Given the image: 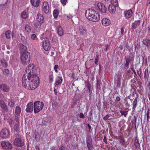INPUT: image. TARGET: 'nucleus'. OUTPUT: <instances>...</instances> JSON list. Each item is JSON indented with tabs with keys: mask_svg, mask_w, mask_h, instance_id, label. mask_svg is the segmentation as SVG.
<instances>
[{
	"mask_svg": "<svg viewBox=\"0 0 150 150\" xmlns=\"http://www.w3.org/2000/svg\"><path fill=\"white\" fill-rule=\"evenodd\" d=\"M1 62L3 66L5 67H7L8 65L7 64L5 59H1Z\"/></svg>",
	"mask_w": 150,
	"mask_h": 150,
	"instance_id": "obj_34",
	"label": "nucleus"
},
{
	"mask_svg": "<svg viewBox=\"0 0 150 150\" xmlns=\"http://www.w3.org/2000/svg\"><path fill=\"white\" fill-rule=\"evenodd\" d=\"M137 98H136L134 100L133 103V107L132 109L133 110H134L135 108H136L137 106Z\"/></svg>",
	"mask_w": 150,
	"mask_h": 150,
	"instance_id": "obj_36",
	"label": "nucleus"
},
{
	"mask_svg": "<svg viewBox=\"0 0 150 150\" xmlns=\"http://www.w3.org/2000/svg\"><path fill=\"white\" fill-rule=\"evenodd\" d=\"M0 106L4 111L7 112L8 110L7 106L5 104V102L2 100H0Z\"/></svg>",
	"mask_w": 150,
	"mask_h": 150,
	"instance_id": "obj_17",
	"label": "nucleus"
},
{
	"mask_svg": "<svg viewBox=\"0 0 150 150\" xmlns=\"http://www.w3.org/2000/svg\"><path fill=\"white\" fill-rule=\"evenodd\" d=\"M122 78V75L121 74H118L117 76V80H116V83L117 87L120 88V87L121 84V80Z\"/></svg>",
	"mask_w": 150,
	"mask_h": 150,
	"instance_id": "obj_16",
	"label": "nucleus"
},
{
	"mask_svg": "<svg viewBox=\"0 0 150 150\" xmlns=\"http://www.w3.org/2000/svg\"><path fill=\"white\" fill-rule=\"evenodd\" d=\"M100 81L98 79L96 81V87L97 88H99L100 86Z\"/></svg>",
	"mask_w": 150,
	"mask_h": 150,
	"instance_id": "obj_53",
	"label": "nucleus"
},
{
	"mask_svg": "<svg viewBox=\"0 0 150 150\" xmlns=\"http://www.w3.org/2000/svg\"><path fill=\"white\" fill-rule=\"evenodd\" d=\"M142 43L147 47L150 46V38L148 39H144L142 41Z\"/></svg>",
	"mask_w": 150,
	"mask_h": 150,
	"instance_id": "obj_25",
	"label": "nucleus"
},
{
	"mask_svg": "<svg viewBox=\"0 0 150 150\" xmlns=\"http://www.w3.org/2000/svg\"><path fill=\"white\" fill-rule=\"evenodd\" d=\"M59 13V11L57 9H55L53 12V16L55 18H57Z\"/></svg>",
	"mask_w": 150,
	"mask_h": 150,
	"instance_id": "obj_31",
	"label": "nucleus"
},
{
	"mask_svg": "<svg viewBox=\"0 0 150 150\" xmlns=\"http://www.w3.org/2000/svg\"><path fill=\"white\" fill-rule=\"evenodd\" d=\"M79 33L80 35H86L87 31L85 27L82 25H80L79 27Z\"/></svg>",
	"mask_w": 150,
	"mask_h": 150,
	"instance_id": "obj_11",
	"label": "nucleus"
},
{
	"mask_svg": "<svg viewBox=\"0 0 150 150\" xmlns=\"http://www.w3.org/2000/svg\"><path fill=\"white\" fill-rule=\"evenodd\" d=\"M134 146L137 148H139V144L137 140H135Z\"/></svg>",
	"mask_w": 150,
	"mask_h": 150,
	"instance_id": "obj_40",
	"label": "nucleus"
},
{
	"mask_svg": "<svg viewBox=\"0 0 150 150\" xmlns=\"http://www.w3.org/2000/svg\"><path fill=\"white\" fill-rule=\"evenodd\" d=\"M124 28L122 27L121 28V33L122 35L124 34Z\"/></svg>",
	"mask_w": 150,
	"mask_h": 150,
	"instance_id": "obj_57",
	"label": "nucleus"
},
{
	"mask_svg": "<svg viewBox=\"0 0 150 150\" xmlns=\"http://www.w3.org/2000/svg\"><path fill=\"white\" fill-rule=\"evenodd\" d=\"M32 5L35 7H38L40 4V0H30Z\"/></svg>",
	"mask_w": 150,
	"mask_h": 150,
	"instance_id": "obj_23",
	"label": "nucleus"
},
{
	"mask_svg": "<svg viewBox=\"0 0 150 150\" xmlns=\"http://www.w3.org/2000/svg\"><path fill=\"white\" fill-rule=\"evenodd\" d=\"M31 38L33 40H38L36 35L35 34H33L31 36Z\"/></svg>",
	"mask_w": 150,
	"mask_h": 150,
	"instance_id": "obj_42",
	"label": "nucleus"
},
{
	"mask_svg": "<svg viewBox=\"0 0 150 150\" xmlns=\"http://www.w3.org/2000/svg\"><path fill=\"white\" fill-rule=\"evenodd\" d=\"M85 16L88 20L93 22L97 21L100 19L98 12L92 9H88L86 11Z\"/></svg>",
	"mask_w": 150,
	"mask_h": 150,
	"instance_id": "obj_2",
	"label": "nucleus"
},
{
	"mask_svg": "<svg viewBox=\"0 0 150 150\" xmlns=\"http://www.w3.org/2000/svg\"><path fill=\"white\" fill-rule=\"evenodd\" d=\"M33 102H31L28 103L26 106V108L25 110L27 112H32L33 110Z\"/></svg>",
	"mask_w": 150,
	"mask_h": 150,
	"instance_id": "obj_12",
	"label": "nucleus"
},
{
	"mask_svg": "<svg viewBox=\"0 0 150 150\" xmlns=\"http://www.w3.org/2000/svg\"><path fill=\"white\" fill-rule=\"evenodd\" d=\"M109 115H107L105 116L104 117L103 119L105 120H107L108 119V118L109 117Z\"/></svg>",
	"mask_w": 150,
	"mask_h": 150,
	"instance_id": "obj_60",
	"label": "nucleus"
},
{
	"mask_svg": "<svg viewBox=\"0 0 150 150\" xmlns=\"http://www.w3.org/2000/svg\"><path fill=\"white\" fill-rule=\"evenodd\" d=\"M111 5L117 6L118 5L117 0H111Z\"/></svg>",
	"mask_w": 150,
	"mask_h": 150,
	"instance_id": "obj_35",
	"label": "nucleus"
},
{
	"mask_svg": "<svg viewBox=\"0 0 150 150\" xmlns=\"http://www.w3.org/2000/svg\"><path fill=\"white\" fill-rule=\"evenodd\" d=\"M103 142H105L106 144H107V139L105 137L103 139Z\"/></svg>",
	"mask_w": 150,
	"mask_h": 150,
	"instance_id": "obj_62",
	"label": "nucleus"
},
{
	"mask_svg": "<svg viewBox=\"0 0 150 150\" xmlns=\"http://www.w3.org/2000/svg\"><path fill=\"white\" fill-rule=\"evenodd\" d=\"M14 129L15 130L17 131L19 129L18 125H15L14 126Z\"/></svg>",
	"mask_w": 150,
	"mask_h": 150,
	"instance_id": "obj_56",
	"label": "nucleus"
},
{
	"mask_svg": "<svg viewBox=\"0 0 150 150\" xmlns=\"http://www.w3.org/2000/svg\"><path fill=\"white\" fill-rule=\"evenodd\" d=\"M67 1V0H60V2L63 6H65L66 4Z\"/></svg>",
	"mask_w": 150,
	"mask_h": 150,
	"instance_id": "obj_50",
	"label": "nucleus"
},
{
	"mask_svg": "<svg viewBox=\"0 0 150 150\" xmlns=\"http://www.w3.org/2000/svg\"><path fill=\"white\" fill-rule=\"evenodd\" d=\"M41 45L43 49L46 51L49 50L50 48V44L49 40L47 38H44L42 42Z\"/></svg>",
	"mask_w": 150,
	"mask_h": 150,
	"instance_id": "obj_6",
	"label": "nucleus"
},
{
	"mask_svg": "<svg viewBox=\"0 0 150 150\" xmlns=\"http://www.w3.org/2000/svg\"><path fill=\"white\" fill-rule=\"evenodd\" d=\"M102 23L103 25L106 26L110 24V21L109 19L106 18H105L102 19Z\"/></svg>",
	"mask_w": 150,
	"mask_h": 150,
	"instance_id": "obj_15",
	"label": "nucleus"
},
{
	"mask_svg": "<svg viewBox=\"0 0 150 150\" xmlns=\"http://www.w3.org/2000/svg\"><path fill=\"white\" fill-rule=\"evenodd\" d=\"M98 9L102 13H105L107 9L104 5L100 2L98 3L97 4Z\"/></svg>",
	"mask_w": 150,
	"mask_h": 150,
	"instance_id": "obj_9",
	"label": "nucleus"
},
{
	"mask_svg": "<svg viewBox=\"0 0 150 150\" xmlns=\"http://www.w3.org/2000/svg\"><path fill=\"white\" fill-rule=\"evenodd\" d=\"M20 59L22 64L24 65H27L30 62V55L28 52H21Z\"/></svg>",
	"mask_w": 150,
	"mask_h": 150,
	"instance_id": "obj_3",
	"label": "nucleus"
},
{
	"mask_svg": "<svg viewBox=\"0 0 150 150\" xmlns=\"http://www.w3.org/2000/svg\"><path fill=\"white\" fill-rule=\"evenodd\" d=\"M42 11L45 13H47L49 12V6L48 3L46 1L43 3L42 7Z\"/></svg>",
	"mask_w": 150,
	"mask_h": 150,
	"instance_id": "obj_10",
	"label": "nucleus"
},
{
	"mask_svg": "<svg viewBox=\"0 0 150 150\" xmlns=\"http://www.w3.org/2000/svg\"><path fill=\"white\" fill-rule=\"evenodd\" d=\"M33 106L34 112L37 113L42 110L44 107V104L42 102L36 101L33 103Z\"/></svg>",
	"mask_w": 150,
	"mask_h": 150,
	"instance_id": "obj_4",
	"label": "nucleus"
},
{
	"mask_svg": "<svg viewBox=\"0 0 150 150\" xmlns=\"http://www.w3.org/2000/svg\"><path fill=\"white\" fill-rule=\"evenodd\" d=\"M137 74L139 75L140 77H141L142 76V71L140 69H139V70L137 71Z\"/></svg>",
	"mask_w": 150,
	"mask_h": 150,
	"instance_id": "obj_55",
	"label": "nucleus"
},
{
	"mask_svg": "<svg viewBox=\"0 0 150 150\" xmlns=\"http://www.w3.org/2000/svg\"><path fill=\"white\" fill-rule=\"evenodd\" d=\"M9 136V131L6 128L3 129L0 132V137L2 139L8 138Z\"/></svg>",
	"mask_w": 150,
	"mask_h": 150,
	"instance_id": "obj_7",
	"label": "nucleus"
},
{
	"mask_svg": "<svg viewBox=\"0 0 150 150\" xmlns=\"http://www.w3.org/2000/svg\"><path fill=\"white\" fill-rule=\"evenodd\" d=\"M6 38L8 39H10L12 36L11 32L10 30H8L5 33Z\"/></svg>",
	"mask_w": 150,
	"mask_h": 150,
	"instance_id": "obj_27",
	"label": "nucleus"
},
{
	"mask_svg": "<svg viewBox=\"0 0 150 150\" xmlns=\"http://www.w3.org/2000/svg\"><path fill=\"white\" fill-rule=\"evenodd\" d=\"M21 111V108L17 106L16 108L15 113L18 116L20 115Z\"/></svg>",
	"mask_w": 150,
	"mask_h": 150,
	"instance_id": "obj_28",
	"label": "nucleus"
},
{
	"mask_svg": "<svg viewBox=\"0 0 150 150\" xmlns=\"http://www.w3.org/2000/svg\"><path fill=\"white\" fill-rule=\"evenodd\" d=\"M133 13L131 9H130L127 11H125L124 13V16L126 18H129L132 16Z\"/></svg>",
	"mask_w": 150,
	"mask_h": 150,
	"instance_id": "obj_14",
	"label": "nucleus"
},
{
	"mask_svg": "<svg viewBox=\"0 0 150 150\" xmlns=\"http://www.w3.org/2000/svg\"><path fill=\"white\" fill-rule=\"evenodd\" d=\"M59 68V66L57 64H56L54 67V70L56 73H58V71L57 70V69Z\"/></svg>",
	"mask_w": 150,
	"mask_h": 150,
	"instance_id": "obj_49",
	"label": "nucleus"
},
{
	"mask_svg": "<svg viewBox=\"0 0 150 150\" xmlns=\"http://www.w3.org/2000/svg\"><path fill=\"white\" fill-rule=\"evenodd\" d=\"M140 23V21L139 20L135 21L134 23H132V29H134L138 27Z\"/></svg>",
	"mask_w": 150,
	"mask_h": 150,
	"instance_id": "obj_22",
	"label": "nucleus"
},
{
	"mask_svg": "<svg viewBox=\"0 0 150 150\" xmlns=\"http://www.w3.org/2000/svg\"><path fill=\"white\" fill-rule=\"evenodd\" d=\"M0 88L4 92H8L9 91V87L5 84H2L0 85Z\"/></svg>",
	"mask_w": 150,
	"mask_h": 150,
	"instance_id": "obj_20",
	"label": "nucleus"
},
{
	"mask_svg": "<svg viewBox=\"0 0 150 150\" xmlns=\"http://www.w3.org/2000/svg\"><path fill=\"white\" fill-rule=\"evenodd\" d=\"M53 74L52 72L50 73L49 75V79L50 83L52 82L53 80Z\"/></svg>",
	"mask_w": 150,
	"mask_h": 150,
	"instance_id": "obj_33",
	"label": "nucleus"
},
{
	"mask_svg": "<svg viewBox=\"0 0 150 150\" xmlns=\"http://www.w3.org/2000/svg\"><path fill=\"white\" fill-rule=\"evenodd\" d=\"M21 16L23 19H26L28 18V16L27 12L25 11H23L21 12Z\"/></svg>",
	"mask_w": 150,
	"mask_h": 150,
	"instance_id": "obj_26",
	"label": "nucleus"
},
{
	"mask_svg": "<svg viewBox=\"0 0 150 150\" xmlns=\"http://www.w3.org/2000/svg\"><path fill=\"white\" fill-rule=\"evenodd\" d=\"M144 76L145 78H147L149 74L147 69H145L144 71Z\"/></svg>",
	"mask_w": 150,
	"mask_h": 150,
	"instance_id": "obj_46",
	"label": "nucleus"
},
{
	"mask_svg": "<svg viewBox=\"0 0 150 150\" xmlns=\"http://www.w3.org/2000/svg\"><path fill=\"white\" fill-rule=\"evenodd\" d=\"M120 140L122 141L124 143L125 142V140L124 138L122 137H121L120 139Z\"/></svg>",
	"mask_w": 150,
	"mask_h": 150,
	"instance_id": "obj_63",
	"label": "nucleus"
},
{
	"mask_svg": "<svg viewBox=\"0 0 150 150\" xmlns=\"http://www.w3.org/2000/svg\"><path fill=\"white\" fill-rule=\"evenodd\" d=\"M79 117L80 118H84L85 117L84 115L83 114L82 112H81L80 113L79 115Z\"/></svg>",
	"mask_w": 150,
	"mask_h": 150,
	"instance_id": "obj_58",
	"label": "nucleus"
},
{
	"mask_svg": "<svg viewBox=\"0 0 150 150\" xmlns=\"http://www.w3.org/2000/svg\"><path fill=\"white\" fill-rule=\"evenodd\" d=\"M134 54L133 53H131L128 57L127 59L130 61L134 60Z\"/></svg>",
	"mask_w": 150,
	"mask_h": 150,
	"instance_id": "obj_32",
	"label": "nucleus"
},
{
	"mask_svg": "<svg viewBox=\"0 0 150 150\" xmlns=\"http://www.w3.org/2000/svg\"><path fill=\"white\" fill-rule=\"evenodd\" d=\"M36 19L38 21L42 23L44 22V18L43 16L40 13L37 14Z\"/></svg>",
	"mask_w": 150,
	"mask_h": 150,
	"instance_id": "obj_19",
	"label": "nucleus"
},
{
	"mask_svg": "<svg viewBox=\"0 0 150 150\" xmlns=\"http://www.w3.org/2000/svg\"><path fill=\"white\" fill-rule=\"evenodd\" d=\"M132 70L133 71L134 73V77L136 78L137 77V74H136V73L135 70L134 69H132Z\"/></svg>",
	"mask_w": 150,
	"mask_h": 150,
	"instance_id": "obj_59",
	"label": "nucleus"
},
{
	"mask_svg": "<svg viewBox=\"0 0 150 150\" xmlns=\"http://www.w3.org/2000/svg\"><path fill=\"white\" fill-rule=\"evenodd\" d=\"M133 74V73L132 72L129 70H128L126 73V74L127 76L129 79L132 77Z\"/></svg>",
	"mask_w": 150,
	"mask_h": 150,
	"instance_id": "obj_29",
	"label": "nucleus"
},
{
	"mask_svg": "<svg viewBox=\"0 0 150 150\" xmlns=\"http://www.w3.org/2000/svg\"><path fill=\"white\" fill-rule=\"evenodd\" d=\"M146 85L147 86V88L150 90V82L149 81H147L146 83Z\"/></svg>",
	"mask_w": 150,
	"mask_h": 150,
	"instance_id": "obj_47",
	"label": "nucleus"
},
{
	"mask_svg": "<svg viewBox=\"0 0 150 150\" xmlns=\"http://www.w3.org/2000/svg\"><path fill=\"white\" fill-rule=\"evenodd\" d=\"M130 82L132 83V84L134 85V83H136V79L135 78L132 79L131 80Z\"/></svg>",
	"mask_w": 150,
	"mask_h": 150,
	"instance_id": "obj_52",
	"label": "nucleus"
},
{
	"mask_svg": "<svg viewBox=\"0 0 150 150\" xmlns=\"http://www.w3.org/2000/svg\"><path fill=\"white\" fill-rule=\"evenodd\" d=\"M1 146L2 148L7 150H10L12 148V144L8 142L3 141L1 143Z\"/></svg>",
	"mask_w": 150,
	"mask_h": 150,
	"instance_id": "obj_8",
	"label": "nucleus"
},
{
	"mask_svg": "<svg viewBox=\"0 0 150 150\" xmlns=\"http://www.w3.org/2000/svg\"><path fill=\"white\" fill-rule=\"evenodd\" d=\"M8 105L10 107L13 108L14 106V103L12 101H10L8 103Z\"/></svg>",
	"mask_w": 150,
	"mask_h": 150,
	"instance_id": "obj_43",
	"label": "nucleus"
},
{
	"mask_svg": "<svg viewBox=\"0 0 150 150\" xmlns=\"http://www.w3.org/2000/svg\"><path fill=\"white\" fill-rule=\"evenodd\" d=\"M126 48L129 51H130L131 49L130 48V47L129 45V44L128 43L127 44L125 45Z\"/></svg>",
	"mask_w": 150,
	"mask_h": 150,
	"instance_id": "obj_54",
	"label": "nucleus"
},
{
	"mask_svg": "<svg viewBox=\"0 0 150 150\" xmlns=\"http://www.w3.org/2000/svg\"><path fill=\"white\" fill-rule=\"evenodd\" d=\"M120 112L121 113L122 115H124L125 117H126L127 114V111L123 110H120Z\"/></svg>",
	"mask_w": 150,
	"mask_h": 150,
	"instance_id": "obj_41",
	"label": "nucleus"
},
{
	"mask_svg": "<svg viewBox=\"0 0 150 150\" xmlns=\"http://www.w3.org/2000/svg\"><path fill=\"white\" fill-rule=\"evenodd\" d=\"M35 68L28 65L26 70V74H24L22 79L23 86L26 89L33 90L37 88L39 83V78L35 73Z\"/></svg>",
	"mask_w": 150,
	"mask_h": 150,
	"instance_id": "obj_1",
	"label": "nucleus"
},
{
	"mask_svg": "<svg viewBox=\"0 0 150 150\" xmlns=\"http://www.w3.org/2000/svg\"><path fill=\"white\" fill-rule=\"evenodd\" d=\"M130 61L127 59L126 60V62L125 64V67H128L129 65V63Z\"/></svg>",
	"mask_w": 150,
	"mask_h": 150,
	"instance_id": "obj_51",
	"label": "nucleus"
},
{
	"mask_svg": "<svg viewBox=\"0 0 150 150\" xmlns=\"http://www.w3.org/2000/svg\"><path fill=\"white\" fill-rule=\"evenodd\" d=\"M16 138L14 141V144L16 146L18 147H22L23 146L24 143L21 140L20 137L18 134H16L15 135Z\"/></svg>",
	"mask_w": 150,
	"mask_h": 150,
	"instance_id": "obj_5",
	"label": "nucleus"
},
{
	"mask_svg": "<svg viewBox=\"0 0 150 150\" xmlns=\"http://www.w3.org/2000/svg\"><path fill=\"white\" fill-rule=\"evenodd\" d=\"M117 6L110 5L108 7V10L109 12L112 13H114L116 11V7Z\"/></svg>",
	"mask_w": 150,
	"mask_h": 150,
	"instance_id": "obj_24",
	"label": "nucleus"
},
{
	"mask_svg": "<svg viewBox=\"0 0 150 150\" xmlns=\"http://www.w3.org/2000/svg\"><path fill=\"white\" fill-rule=\"evenodd\" d=\"M9 73V70L7 69H4V70L3 73L5 75H7Z\"/></svg>",
	"mask_w": 150,
	"mask_h": 150,
	"instance_id": "obj_48",
	"label": "nucleus"
},
{
	"mask_svg": "<svg viewBox=\"0 0 150 150\" xmlns=\"http://www.w3.org/2000/svg\"><path fill=\"white\" fill-rule=\"evenodd\" d=\"M21 39L24 44L26 43V40L24 36H21Z\"/></svg>",
	"mask_w": 150,
	"mask_h": 150,
	"instance_id": "obj_45",
	"label": "nucleus"
},
{
	"mask_svg": "<svg viewBox=\"0 0 150 150\" xmlns=\"http://www.w3.org/2000/svg\"><path fill=\"white\" fill-rule=\"evenodd\" d=\"M63 81V79L62 77L60 76H57L55 79V85H58L61 84Z\"/></svg>",
	"mask_w": 150,
	"mask_h": 150,
	"instance_id": "obj_21",
	"label": "nucleus"
},
{
	"mask_svg": "<svg viewBox=\"0 0 150 150\" xmlns=\"http://www.w3.org/2000/svg\"><path fill=\"white\" fill-rule=\"evenodd\" d=\"M57 32L58 35L60 37L63 36L64 34V31L62 27L58 25L57 28Z\"/></svg>",
	"mask_w": 150,
	"mask_h": 150,
	"instance_id": "obj_13",
	"label": "nucleus"
},
{
	"mask_svg": "<svg viewBox=\"0 0 150 150\" xmlns=\"http://www.w3.org/2000/svg\"><path fill=\"white\" fill-rule=\"evenodd\" d=\"M88 148L93 146L91 141L90 140H88L86 142Z\"/></svg>",
	"mask_w": 150,
	"mask_h": 150,
	"instance_id": "obj_38",
	"label": "nucleus"
},
{
	"mask_svg": "<svg viewBox=\"0 0 150 150\" xmlns=\"http://www.w3.org/2000/svg\"><path fill=\"white\" fill-rule=\"evenodd\" d=\"M59 150H65V149L62 146H60L59 148Z\"/></svg>",
	"mask_w": 150,
	"mask_h": 150,
	"instance_id": "obj_61",
	"label": "nucleus"
},
{
	"mask_svg": "<svg viewBox=\"0 0 150 150\" xmlns=\"http://www.w3.org/2000/svg\"><path fill=\"white\" fill-rule=\"evenodd\" d=\"M25 31L27 33H30L31 30V28L30 26L28 24L25 25Z\"/></svg>",
	"mask_w": 150,
	"mask_h": 150,
	"instance_id": "obj_30",
	"label": "nucleus"
},
{
	"mask_svg": "<svg viewBox=\"0 0 150 150\" xmlns=\"http://www.w3.org/2000/svg\"><path fill=\"white\" fill-rule=\"evenodd\" d=\"M35 148L37 150H40L39 146H35Z\"/></svg>",
	"mask_w": 150,
	"mask_h": 150,
	"instance_id": "obj_64",
	"label": "nucleus"
},
{
	"mask_svg": "<svg viewBox=\"0 0 150 150\" xmlns=\"http://www.w3.org/2000/svg\"><path fill=\"white\" fill-rule=\"evenodd\" d=\"M35 138L36 141H39L40 139V135L39 133L37 132H35Z\"/></svg>",
	"mask_w": 150,
	"mask_h": 150,
	"instance_id": "obj_37",
	"label": "nucleus"
},
{
	"mask_svg": "<svg viewBox=\"0 0 150 150\" xmlns=\"http://www.w3.org/2000/svg\"><path fill=\"white\" fill-rule=\"evenodd\" d=\"M98 55H96V57H95V63L96 64V65H98Z\"/></svg>",
	"mask_w": 150,
	"mask_h": 150,
	"instance_id": "obj_44",
	"label": "nucleus"
},
{
	"mask_svg": "<svg viewBox=\"0 0 150 150\" xmlns=\"http://www.w3.org/2000/svg\"><path fill=\"white\" fill-rule=\"evenodd\" d=\"M19 47L20 49V52H28L27 51V47L23 44L19 43Z\"/></svg>",
	"mask_w": 150,
	"mask_h": 150,
	"instance_id": "obj_18",
	"label": "nucleus"
},
{
	"mask_svg": "<svg viewBox=\"0 0 150 150\" xmlns=\"http://www.w3.org/2000/svg\"><path fill=\"white\" fill-rule=\"evenodd\" d=\"M42 23L39 22L38 21L35 23L34 24L35 26L37 28H40L41 26V25Z\"/></svg>",
	"mask_w": 150,
	"mask_h": 150,
	"instance_id": "obj_39",
	"label": "nucleus"
}]
</instances>
